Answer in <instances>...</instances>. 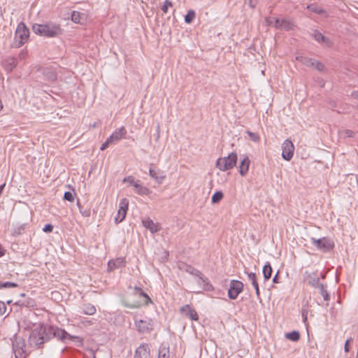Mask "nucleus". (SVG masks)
I'll use <instances>...</instances> for the list:
<instances>
[{
	"mask_svg": "<svg viewBox=\"0 0 358 358\" xmlns=\"http://www.w3.org/2000/svg\"><path fill=\"white\" fill-rule=\"evenodd\" d=\"M32 30L36 34L47 38L57 37L63 34L61 26L52 22L41 24H34Z\"/></svg>",
	"mask_w": 358,
	"mask_h": 358,
	"instance_id": "1",
	"label": "nucleus"
},
{
	"mask_svg": "<svg viewBox=\"0 0 358 358\" xmlns=\"http://www.w3.org/2000/svg\"><path fill=\"white\" fill-rule=\"evenodd\" d=\"M43 332L46 333V335H48L50 338L51 337H56L63 342H66V340L81 342L80 337L72 336L67 333L65 330L58 327L52 326L45 327H44Z\"/></svg>",
	"mask_w": 358,
	"mask_h": 358,
	"instance_id": "2",
	"label": "nucleus"
},
{
	"mask_svg": "<svg viewBox=\"0 0 358 358\" xmlns=\"http://www.w3.org/2000/svg\"><path fill=\"white\" fill-rule=\"evenodd\" d=\"M44 327L34 329L29 337V343L31 345L41 347L45 342L50 339V336L43 332Z\"/></svg>",
	"mask_w": 358,
	"mask_h": 358,
	"instance_id": "3",
	"label": "nucleus"
},
{
	"mask_svg": "<svg viewBox=\"0 0 358 358\" xmlns=\"http://www.w3.org/2000/svg\"><path fill=\"white\" fill-rule=\"evenodd\" d=\"M237 162V154L230 153L227 157H220L216 162V166L222 171L230 170L234 168Z\"/></svg>",
	"mask_w": 358,
	"mask_h": 358,
	"instance_id": "4",
	"label": "nucleus"
},
{
	"mask_svg": "<svg viewBox=\"0 0 358 358\" xmlns=\"http://www.w3.org/2000/svg\"><path fill=\"white\" fill-rule=\"evenodd\" d=\"M310 242L315 247L323 252H328L334 248V241L328 237H322L319 239L313 237L310 238Z\"/></svg>",
	"mask_w": 358,
	"mask_h": 358,
	"instance_id": "5",
	"label": "nucleus"
},
{
	"mask_svg": "<svg viewBox=\"0 0 358 358\" xmlns=\"http://www.w3.org/2000/svg\"><path fill=\"white\" fill-rule=\"evenodd\" d=\"M29 37V30L24 22H20L15 33V40L20 47L24 44Z\"/></svg>",
	"mask_w": 358,
	"mask_h": 358,
	"instance_id": "6",
	"label": "nucleus"
},
{
	"mask_svg": "<svg viewBox=\"0 0 358 358\" xmlns=\"http://www.w3.org/2000/svg\"><path fill=\"white\" fill-rule=\"evenodd\" d=\"M12 345L15 358H27L28 354L25 350L26 344L24 340L16 337L13 341Z\"/></svg>",
	"mask_w": 358,
	"mask_h": 358,
	"instance_id": "7",
	"label": "nucleus"
},
{
	"mask_svg": "<svg viewBox=\"0 0 358 358\" xmlns=\"http://www.w3.org/2000/svg\"><path fill=\"white\" fill-rule=\"evenodd\" d=\"M244 285L241 281L237 280H231L229 282L228 289V296L230 299L234 300L237 299L239 294L243 290Z\"/></svg>",
	"mask_w": 358,
	"mask_h": 358,
	"instance_id": "8",
	"label": "nucleus"
},
{
	"mask_svg": "<svg viewBox=\"0 0 358 358\" xmlns=\"http://www.w3.org/2000/svg\"><path fill=\"white\" fill-rule=\"evenodd\" d=\"M135 325L140 334H150L153 329V323L150 319H135Z\"/></svg>",
	"mask_w": 358,
	"mask_h": 358,
	"instance_id": "9",
	"label": "nucleus"
},
{
	"mask_svg": "<svg viewBox=\"0 0 358 358\" xmlns=\"http://www.w3.org/2000/svg\"><path fill=\"white\" fill-rule=\"evenodd\" d=\"M128 207L129 200L126 198L122 199L120 201L119 210L116 217H115V222L116 224L120 223L124 220L128 210Z\"/></svg>",
	"mask_w": 358,
	"mask_h": 358,
	"instance_id": "10",
	"label": "nucleus"
},
{
	"mask_svg": "<svg viewBox=\"0 0 358 358\" xmlns=\"http://www.w3.org/2000/svg\"><path fill=\"white\" fill-rule=\"evenodd\" d=\"M294 146L292 142L286 139L282 144V157L286 161H289L294 155Z\"/></svg>",
	"mask_w": 358,
	"mask_h": 358,
	"instance_id": "11",
	"label": "nucleus"
},
{
	"mask_svg": "<svg viewBox=\"0 0 358 358\" xmlns=\"http://www.w3.org/2000/svg\"><path fill=\"white\" fill-rule=\"evenodd\" d=\"M134 358H151L150 345L142 343L136 348Z\"/></svg>",
	"mask_w": 358,
	"mask_h": 358,
	"instance_id": "12",
	"label": "nucleus"
},
{
	"mask_svg": "<svg viewBox=\"0 0 358 358\" xmlns=\"http://www.w3.org/2000/svg\"><path fill=\"white\" fill-rule=\"evenodd\" d=\"M304 281L306 282L308 285L315 288H319L321 285L320 278L316 273H310L306 271L304 273Z\"/></svg>",
	"mask_w": 358,
	"mask_h": 358,
	"instance_id": "13",
	"label": "nucleus"
},
{
	"mask_svg": "<svg viewBox=\"0 0 358 358\" xmlns=\"http://www.w3.org/2000/svg\"><path fill=\"white\" fill-rule=\"evenodd\" d=\"M180 313L183 314L185 317H189L192 320L197 321L199 315L195 310L189 304H186L180 308Z\"/></svg>",
	"mask_w": 358,
	"mask_h": 358,
	"instance_id": "14",
	"label": "nucleus"
},
{
	"mask_svg": "<svg viewBox=\"0 0 358 358\" xmlns=\"http://www.w3.org/2000/svg\"><path fill=\"white\" fill-rule=\"evenodd\" d=\"M127 134V130L124 127H121L119 129H117L114 131L112 134L108 137L109 141L112 142V143H117L122 138H124Z\"/></svg>",
	"mask_w": 358,
	"mask_h": 358,
	"instance_id": "15",
	"label": "nucleus"
},
{
	"mask_svg": "<svg viewBox=\"0 0 358 358\" xmlns=\"http://www.w3.org/2000/svg\"><path fill=\"white\" fill-rule=\"evenodd\" d=\"M149 174L158 184H162L166 178L164 172L158 169L150 168Z\"/></svg>",
	"mask_w": 358,
	"mask_h": 358,
	"instance_id": "16",
	"label": "nucleus"
},
{
	"mask_svg": "<svg viewBox=\"0 0 358 358\" xmlns=\"http://www.w3.org/2000/svg\"><path fill=\"white\" fill-rule=\"evenodd\" d=\"M293 26H294V24L291 20L284 19V18L279 19V20H275L274 27L276 29H280L289 31V30L292 29Z\"/></svg>",
	"mask_w": 358,
	"mask_h": 358,
	"instance_id": "17",
	"label": "nucleus"
},
{
	"mask_svg": "<svg viewBox=\"0 0 358 358\" xmlns=\"http://www.w3.org/2000/svg\"><path fill=\"white\" fill-rule=\"evenodd\" d=\"M125 264L126 260L124 257H117L108 262V269L109 271H111L115 268H122L124 266Z\"/></svg>",
	"mask_w": 358,
	"mask_h": 358,
	"instance_id": "18",
	"label": "nucleus"
},
{
	"mask_svg": "<svg viewBox=\"0 0 358 358\" xmlns=\"http://www.w3.org/2000/svg\"><path fill=\"white\" fill-rule=\"evenodd\" d=\"M4 69L8 71H12L17 66V59L15 57H8L2 62Z\"/></svg>",
	"mask_w": 358,
	"mask_h": 358,
	"instance_id": "19",
	"label": "nucleus"
},
{
	"mask_svg": "<svg viewBox=\"0 0 358 358\" xmlns=\"http://www.w3.org/2000/svg\"><path fill=\"white\" fill-rule=\"evenodd\" d=\"M248 275V280L251 282V284L254 287L255 289V294L258 299L260 298V292H259V284L257 279V275L255 273L250 272V273H246Z\"/></svg>",
	"mask_w": 358,
	"mask_h": 358,
	"instance_id": "20",
	"label": "nucleus"
},
{
	"mask_svg": "<svg viewBox=\"0 0 358 358\" xmlns=\"http://www.w3.org/2000/svg\"><path fill=\"white\" fill-rule=\"evenodd\" d=\"M143 227L149 229L152 233H155L159 230L157 224L155 223L151 219L147 218L142 221Z\"/></svg>",
	"mask_w": 358,
	"mask_h": 358,
	"instance_id": "21",
	"label": "nucleus"
},
{
	"mask_svg": "<svg viewBox=\"0 0 358 358\" xmlns=\"http://www.w3.org/2000/svg\"><path fill=\"white\" fill-rule=\"evenodd\" d=\"M250 161L248 157H245L241 161V164L239 166V173L242 176H244L248 172L249 166H250Z\"/></svg>",
	"mask_w": 358,
	"mask_h": 358,
	"instance_id": "22",
	"label": "nucleus"
},
{
	"mask_svg": "<svg viewBox=\"0 0 358 358\" xmlns=\"http://www.w3.org/2000/svg\"><path fill=\"white\" fill-rule=\"evenodd\" d=\"M198 284L203 286L205 290H211L213 289L212 285L210 283L208 279L206 278L201 272V276H198Z\"/></svg>",
	"mask_w": 358,
	"mask_h": 358,
	"instance_id": "23",
	"label": "nucleus"
},
{
	"mask_svg": "<svg viewBox=\"0 0 358 358\" xmlns=\"http://www.w3.org/2000/svg\"><path fill=\"white\" fill-rule=\"evenodd\" d=\"M96 309L94 306L91 303H85L82 307V313L87 315H93L96 313Z\"/></svg>",
	"mask_w": 358,
	"mask_h": 358,
	"instance_id": "24",
	"label": "nucleus"
},
{
	"mask_svg": "<svg viewBox=\"0 0 358 358\" xmlns=\"http://www.w3.org/2000/svg\"><path fill=\"white\" fill-rule=\"evenodd\" d=\"M169 347L162 344L159 349L158 358H169Z\"/></svg>",
	"mask_w": 358,
	"mask_h": 358,
	"instance_id": "25",
	"label": "nucleus"
},
{
	"mask_svg": "<svg viewBox=\"0 0 358 358\" xmlns=\"http://www.w3.org/2000/svg\"><path fill=\"white\" fill-rule=\"evenodd\" d=\"M272 272H273L272 267H271L270 263L267 262V264H266L264 266L263 270H262L264 280H268L271 278Z\"/></svg>",
	"mask_w": 358,
	"mask_h": 358,
	"instance_id": "26",
	"label": "nucleus"
},
{
	"mask_svg": "<svg viewBox=\"0 0 358 358\" xmlns=\"http://www.w3.org/2000/svg\"><path fill=\"white\" fill-rule=\"evenodd\" d=\"M134 290H135L136 294H138V295H139V296H142L145 299V305H148V303H152V300H151L150 297L146 293H145L141 288L135 287Z\"/></svg>",
	"mask_w": 358,
	"mask_h": 358,
	"instance_id": "27",
	"label": "nucleus"
},
{
	"mask_svg": "<svg viewBox=\"0 0 358 358\" xmlns=\"http://www.w3.org/2000/svg\"><path fill=\"white\" fill-rule=\"evenodd\" d=\"M296 60L301 62L303 64L307 66H313L315 59L309 57H306L303 56H298L296 57Z\"/></svg>",
	"mask_w": 358,
	"mask_h": 358,
	"instance_id": "28",
	"label": "nucleus"
},
{
	"mask_svg": "<svg viewBox=\"0 0 358 358\" xmlns=\"http://www.w3.org/2000/svg\"><path fill=\"white\" fill-rule=\"evenodd\" d=\"M285 337L292 341H298L300 338V334L298 331H293L292 332L287 333Z\"/></svg>",
	"mask_w": 358,
	"mask_h": 358,
	"instance_id": "29",
	"label": "nucleus"
},
{
	"mask_svg": "<svg viewBox=\"0 0 358 358\" xmlns=\"http://www.w3.org/2000/svg\"><path fill=\"white\" fill-rule=\"evenodd\" d=\"M135 192L140 196H148L151 193V191L149 188L141 185L137 189H135Z\"/></svg>",
	"mask_w": 358,
	"mask_h": 358,
	"instance_id": "30",
	"label": "nucleus"
},
{
	"mask_svg": "<svg viewBox=\"0 0 358 358\" xmlns=\"http://www.w3.org/2000/svg\"><path fill=\"white\" fill-rule=\"evenodd\" d=\"M307 8L310 10L311 12L317 14H322L324 13V10L315 3H311L307 6Z\"/></svg>",
	"mask_w": 358,
	"mask_h": 358,
	"instance_id": "31",
	"label": "nucleus"
},
{
	"mask_svg": "<svg viewBox=\"0 0 358 358\" xmlns=\"http://www.w3.org/2000/svg\"><path fill=\"white\" fill-rule=\"evenodd\" d=\"M223 193L221 191H217L213 194L211 198L213 203H217L223 199Z\"/></svg>",
	"mask_w": 358,
	"mask_h": 358,
	"instance_id": "32",
	"label": "nucleus"
},
{
	"mask_svg": "<svg viewBox=\"0 0 358 358\" xmlns=\"http://www.w3.org/2000/svg\"><path fill=\"white\" fill-rule=\"evenodd\" d=\"M185 271L196 277L201 276V271L190 265H187Z\"/></svg>",
	"mask_w": 358,
	"mask_h": 358,
	"instance_id": "33",
	"label": "nucleus"
},
{
	"mask_svg": "<svg viewBox=\"0 0 358 358\" xmlns=\"http://www.w3.org/2000/svg\"><path fill=\"white\" fill-rule=\"evenodd\" d=\"M77 205L78 206L80 213L83 217H88L91 215V210L90 208H83V206H81L79 201L77 202Z\"/></svg>",
	"mask_w": 358,
	"mask_h": 358,
	"instance_id": "34",
	"label": "nucleus"
},
{
	"mask_svg": "<svg viewBox=\"0 0 358 358\" xmlns=\"http://www.w3.org/2000/svg\"><path fill=\"white\" fill-rule=\"evenodd\" d=\"M339 134L343 138H354L355 136V133L350 129H344L339 131Z\"/></svg>",
	"mask_w": 358,
	"mask_h": 358,
	"instance_id": "35",
	"label": "nucleus"
},
{
	"mask_svg": "<svg viewBox=\"0 0 358 358\" xmlns=\"http://www.w3.org/2000/svg\"><path fill=\"white\" fill-rule=\"evenodd\" d=\"M195 17V12L193 10H189L185 16V21L186 23H191Z\"/></svg>",
	"mask_w": 358,
	"mask_h": 358,
	"instance_id": "36",
	"label": "nucleus"
},
{
	"mask_svg": "<svg viewBox=\"0 0 358 358\" xmlns=\"http://www.w3.org/2000/svg\"><path fill=\"white\" fill-rule=\"evenodd\" d=\"M246 133L252 141L255 142V143L259 142L260 136L257 133L252 132L249 130H248L246 131Z\"/></svg>",
	"mask_w": 358,
	"mask_h": 358,
	"instance_id": "37",
	"label": "nucleus"
},
{
	"mask_svg": "<svg viewBox=\"0 0 358 358\" xmlns=\"http://www.w3.org/2000/svg\"><path fill=\"white\" fill-rule=\"evenodd\" d=\"M18 285L11 282H1L0 281V289H9L13 287H17Z\"/></svg>",
	"mask_w": 358,
	"mask_h": 358,
	"instance_id": "38",
	"label": "nucleus"
},
{
	"mask_svg": "<svg viewBox=\"0 0 358 358\" xmlns=\"http://www.w3.org/2000/svg\"><path fill=\"white\" fill-rule=\"evenodd\" d=\"M320 294L322 296L324 301H329V295L327 292V290L326 289L324 285L323 284H321V285L319 287Z\"/></svg>",
	"mask_w": 358,
	"mask_h": 358,
	"instance_id": "39",
	"label": "nucleus"
},
{
	"mask_svg": "<svg viewBox=\"0 0 358 358\" xmlns=\"http://www.w3.org/2000/svg\"><path fill=\"white\" fill-rule=\"evenodd\" d=\"M80 17H81L80 13H79L78 11L73 10L71 13V20L73 22H74L75 23H79L80 22Z\"/></svg>",
	"mask_w": 358,
	"mask_h": 358,
	"instance_id": "40",
	"label": "nucleus"
},
{
	"mask_svg": "<svg viewBox=\"0 0 358 358\" xmlns=\"http://www.w3.org/2000/svg\"><path fill=\"white\" fill-rule=\"evenodd\" d=\"M80 323L82 325H83L84 327L91 326V325H92L94 324L92 320H89V319L85 318V317L80 318Z\"/></svg>",
	"mask_w": 358,
	"mask_h": 358,
	"instance_id": "41",
	"label": "nucleus"
},
{
	"mask_svg": "<svg viewBox=\"0 0 358 358\" xmlns=\"http://www.w3.org/2000/svg\"><path fill=\"white\" fill-rule=\"evenodd\" d=\"M64 199L72 202L74 201V194L71 192H66L64 194Z\"/></svg>",
	"mask_w": 358,
	"mask_h": 358,
	"instance_id": "42",
	"label": "nucleus"
},
{
	"mask_svg": "<svg viewBox=\"0 0 358 358\" xmlns=\"http://www.w3.org/2000/svg\"><path fill=\"white\" fill-rule=\"evenodd\" d=\"M172 6H173V3H171V1H170L169 0H166L164 3V5L162 7V10L164 13H166L168 12L169 8L172 7Z\"/></svg>",
	"mask_w": 358,
	"mask_h": 358,
	"instance_id": "43",
	"label": "nucleus"
},
{
	"mask_svg": "<svg viewBox=\"0 0 358 358\" xmlns=\"http://www.w3.org/2000/svg\"><path fill=\"white\" fill-rule=\"evenodd\" d=\"M324 37L325 36L322 33L317 31H315L314 33V38L319 43L323 41L324 40Z\"/></svg>",
	"mask_w": 358,
	"mask_h": 358,
	"instance_id": "44",
	"label": "nucleus"
},
{
	"mask_svg": "<svg viewBox=\"0 0 358 358\" xmlns=\"http://www.w3.org/2000/svg\"><path fill=\"white\" fill-rule=\"evenodd\" d=\"M313 67H314L315 69L320 71H322L324 69V65L317 60H315Z\"/></svg>",
	"mask_w": 358,
	"mask_h": 358,
	"instance_id": "45",
	"label": "nucleus"
},
{
	"mask_svg": "<svg viewBox=\"0 0 358 358\" xmlns=\"http://www.w3.org/2000/svg\"><path fill=\"white\" fill-rule=\"evenodd\" d=\"M275 20H279V18L269 17L266 19V21L268 26L274 27Z\"/></svg>",
	"mask_w": 358,
	"mask_h": 358,
	"instance_id": "46",
	"label": "nucleus"
},
{
	"mask_svg": "<svg viewBox=\"0 0 358 358\" xmlns=\"http://www.w3.org/2000/svg\"><path fill=\"white\" fill-rule=\"evenodd\" d=\"M136 180H135V178H134L133 176H127V177L124 178L123 179L122 182H129V184L133 185V184H134V182H135V181H136Z\"/></svg>",
	"mask_w": 358,
	"mask_h": 358,
	"instance_id": "47",
	"label": "nucleus"
},
{
	"mask_svg": "<svg viewBox=\"0 0 358 358\" xmlns=\"http://www.w3.org/2000/svg\"><path fill=\"white\" fill-rule=\"evenodd\" d=\"M53 230V226L51 224H47L43 228V231L45 233H50Z\"/></svg>",
	"mask_w": 358,
	"mask_h": 358,
	"instance_id": "48",
	"label": "nucleus"
},
{
	"mask_svg": "<svg viewBox=\"0 0 358 358\" xmlns=\"http://www.w3.org/2000/svg\"><path fill=\"white\" fill-rule=\"evenodd\" d=\"M6 310V306L4 302L0 301V316H2Z\"/></svg>",
	"mask_w": 358,
	"mask_h": 358,
	"instance_id": "49",
	"label": "nucleus"
},
{
	"mask_svg": "<svg viewBox=\"0 0 358 358\" xmlns=\"http://www.w3.org/2000/svg\"><path fill=\"white\" fill-rule=\"evenodd\" d=\"M27 55H28L27 51L23 50L20 52V54L18 55V58L20 60H24L27 58Z\"/></svg>",
	"mask_w": 358,
	"mask_h": 358,
	"instance_id": "50",
	"label": "nucleus"
},
{
	"mask_svg": "<svg viewBox=\"0 0 358 358\" xmlns=\"http://www.w3.org/2000/svg\"><path fill=\"white\" fill-rule=\"evenodd\" d=\"M352 340V338H350L347 339V341H345V346H344V350H345V352H348L350 351V343L351 342Z\"/></svg>",
	"mask_w": 358,
	"mask_h": 358,
	"instance_id": "51",
	"label": "nucleus"
},
{
	"mask_svg": "<svg viewBox=\"0 0 358 358\" xmlns=\"http://www.w3.org/2000/svg\"><path fill=\"white\" fill-rule=\"evenodd\" d=\"M321 43H323L327 47H331L333 45V42L327 37H324V40Z\"/></svg>",
	"mask_w": 358,
	"mask_h": 358,
	"instance_id": "52",
	"label": "nucleus"
},
{
	"mask_svg": "<svg viewBox=\"0 0 358 358\" xmlns=\"http://www.w3.org/2000/svg\"><path fill=\"white\" fill-rule=\"evenodd\" d=\"M111 143H112V142H111V141H109V138H108L106 139V141H105V142L101 145V146L100 149H101V150H106V149L108 148V145H109V144H111Z\"/></svg>",
	"mask_w": 358,
	"mask_h": 358,
	"instance_id": "53",
	"label": "nucleus"
},
{
	"mask_svg": "<svg viewBox=\"0 0 358 358\" xmlns=\"http://www.w3.org/2000/svg\"><path fill=\"white\" fill-rule=\"evenodd\" d=\"M141 185V181L139 180H136L134 182V184H133V187L135 188V189H137L140 185Z\"/></svg>",
	"mask_w": 358,
	"mask_h": 358,
	"instance_id": "54",
	"label": "nucleus"
},
{
	"mask_svg": "<svg viewBox=\"0 0 358 358\" xmlns=\"http://www.w3.org/2000/svg\"><path fill=\"white\" fill-rule=\"evenodd\" d=\"M351 96L352 98L358 99V91H354L352 92Z\"/></svg>",
	"mask_w": 358,
	"mask_h": 358,
	"instance_id": "55",
	"label": "nucleus"
},
{
	"mask_svg": "<svg viewBox=\"0 0 358 358\" xmlns=\"http://www.w3.org/2000/svg\"><path fill=\"white\" fill-rule=\"evenodd\" d=\"M302 317L304 322L307 320V313L305 310L302 311Z\"/></svg>",
	"mask_w": 358,
	"mask_h": 358,
	"instance_id": "56",
	"label": "nucleus"
},
{
	"mask_svg": "<svg viewBox=\"0 0 358 358\" xmlns=\"http://www.w3.org/2000/svg\"><path fill=\"white\" fill-rule=\"evenodd\" d=\"M278 272H277V273L275 275V276L273 278V282L274 283H278Z\"/></svg>",
	"mask_w": 358,
	"mask_h": 358,
	"instance_id": "57",
	"label": "nucleus"
},
{
	"mask_svg": "<svg viewBox=\"0 0 358 358\" xmlns=\"http://www.w3.org/2000/svg\"><path fill=\"white\" fill-rule=\"evenodd\" d=\"M50 79L54 80L56 79V74L55 73H51L50 75Z\"/></svg>",
	"mask_w": 358,
	"mask_h": 358,
	"instance_id": "58",
	"label": "nucleus"
},
{
	"mask_svg": "<svg viewBox=\"0 0 358 358\" xmlns=\"http://www.w3.org/2000/svg\"><path fill=\"white\" fill-rule=\"evenodd\" d=\"M5 185H6L5 184H3V185H0V196L2 194L3 189L4 187H5Z\"/></svg>",
	"mask_w": 358,
	"mask_h": 358,
	"instance_id": "59",
	"label": "nucleus"
},
{
	"mask_svg": "<svg viewBox=\"0 0 358 358\" xmlns=\"http://www.w3.org/2000/svg\"><path fill=\"white\" fill-rule=\"evenodd\" d=\"M125 306L129 307V308H136V307H137V306H131V305H127V304H125Z\"/></svg>",
	"mask_w": 358,
	"mask_h": 358,
	"instance_id": "60",
	"label": "nucleus"
},
{
	"mask_svg": "<svg viewBox=\"0 0 358 358\" xmlns=\"http://www.w3.org/2000/svg\"><path fill=\"white\" fill-rule=\"evenodd\" d=\"M250 5L251 7H254L255 5L252 3V0H250Z\"/></svg>",
	"mask_w": 358,
	"mask_h": 358,
	"instance_id": "61",
	"label": "nucleus"
}]
</instances>
